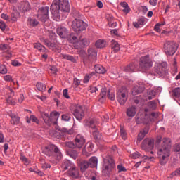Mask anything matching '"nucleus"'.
Listing matches in <instances>:
<instances>
[{"label": "nucleus", "instance_id": "1a4fd4ad", "mask_svg": "<svg viewBox=\"0 0 180 180\" xmlns=\"http://www.w3.org/2000/svg\"><path fill=\"white\" fill-rule=\"evenodd\" d=\"M96 56L97 53L95 49H89L87 58L84 59V64H85V65H91V64H94V63L96 61Z\"/></svg>", "mask_w": 180, "mask_h": 180}, {"label": "nucleus", "instance_id": "774afa93", "mask_svg": "<svg viewBox=\"0 0 180 180\" xmlns=\"http://www.w3.org/2000/svg\"><path fill=\"white\" fill-rule=\"evenodd\" d=\"M49 36L50 39H53L54 40H56V35L55 32H53V31H51L49 32Z\"/></svg>", "mask_w": 180, "mask_h": 180}, {"label": "nucleus", "instance_id": "13d9d810", "mask_svg": "<svg viewBox=\"0 0 180 180\" xmlns=\"http://www.w3.org/2000/svg\"><path fill=\"white\" fill-rule=\"evenodd\" d=\"M148 106L150 108V109L154 110L155 108H157V103H155L154 101H152L148 103Z\"/></svg>", "mask_w": 180, "mask_h": 180}, {"label": "nucleus", "instance_id": "3c124183", "mask_svg": "<svg viewBox=\"0 0 180 180\" xmlns=\"http://www.w3.org/2000/svg\"><path fill=\"white\" fill-rule=\"evenodd\" d=\"M64 145L69 148H75V143H73L72 141L65 142Z\"/></svg>", "mask_w": 180, "mask_h": 180}, {"label": "nucleus", "instance_id": "9b49d317", "mask_svg": "<svg viewBox=\"0 0 180 180\" xmlns=\"http://www.w3.org/2000/svg\"><path fill=\"white\" fill-rule=\"evenodd\" d=\"M37 16L41 22H46L49 19V6L41 7Z\"/></svg>", "mask_w": 180, "mask_h": 180}, {"label": "nucleus", "instance_id": "2eb2a0df", "mask_svg": "<svg viewBox=\"0 0 180 180\" xmlns=\"http://www.w3.org/2000/svg\"><path fill=\"white\" fill-rule=\"evenodd\" d=\"M85 145V138L81 135L78 134L76 136V138L75 139V146L77 148H82Z\"/></svg>", "mask_w": 180, "mask_h": 180}, {"label": "nucleus", "instance_id": "f03ea898", "mask_svg": "<svg viewBox=\"0 0 180 180\" xmlns=\"http://www.w3.org/2000/svg\"><path fill=\"white\" fill-rule=\"evenodd\" d=\"M171 151V139L163 138L162 146L158 150L159 162L161 165H165L168 162Z\"/></svg>", "mask_w": 180, "mask_h": 180}, {"label": "nucleus", "instance_id": "ddd939ff", "mask_svg": "<svg viewBox=\"0 0 180 180\" xmlns=\"http://www.w3.org/2000/svg\"><path fill=\"white\" fill-rule=\"evenodd\" d=\"M73 115L76 117L77 120H82L84 116H85L84 108L81 105H77L73 111Z\"/></svg>", "mask_w": 180, "mask_h": 180}, {"label": "nucleus", "instance_id": "e2e57ef3", "mask_svg": "<svg viewBox=\"0 0 180 180\" xmlns=\"http://www.w3.org/2000/svg\"><path fill=\"white\" fill-rule=\"evenodd\" d=\"M80 84H81V80L78 79L77 78H74L73 85L75 86V88L78 87Z\"/></svg>", "mask_w": 180, "mask_h": 180}, {"label": "nucleus", "instance_id": "b1692460", "mask_svg": "<svg viewBox=\"0 0 180 180\" xmlns=\"http://www.w3.org/2000/svg\"><path fill=\"white\" fill-rule=\"evenodd\" d=\"M60 58H62L63 60H68V61H71L72 63H77V60L74 56H70L68 54H64V53H60L59 55Z\"/></svg>", "mask_w": 180, "mask_h": 180}, {"label": "nucleus", "instance_id": "e433bc0d", "mask_svg": "<svg viewBox=\"0 0 180 180\" xmlns=\"http://www.w3.org/2000/svg\"><path fill=\"white\" fill-rule=\"evenodd\" d=\"M41 41L45 44V46H48L49 49H51V47H54V44L50 42L49 39L45 38H41Z\"/></svg>", "mask_w": 180, "mask_h": 180}, {"label": "nucleus", "instance_id": "a878e982", "mask_svg": "<svg viewBox=\"0 0 180 180\" xmlns=\"http://www.w3.org/2000/svg\"><path fill=\"white\" fill-rule=\"evenodd\" d=\"M136 112L137 110L136 109V107H129L127 110V115L129 117H134V116H136Z\"/></svg>", "mask_w": 180, "mask_h": 180}, {"label": "nucleus", "instance_id": "a18cd8bd", "mask_svg": "<svg viewBox=\"0 0 180 180\" xmlns=\"http://www.w3.org/2000/svg\"><path fill=\"white\" fill-rule=\"evenodd\" d=\"M34 49H37V50H39V51H42V50H44V49H46L43 45H41V44L40 43H35L34 44Z\"/></svg>", "mask_w": 180, "mask_h": 180}, {"label": "nucleus", "instance_id": "5701e85b", "mask_svg": "<svg viewBox=\"0 0 180 180\" xmlns=\"http://www.w3.org/2000/svg\"><path fill=\"white\" fill-rule=\"evenodd\" d=\"M7 102L11 105L16 103V97H15V92L12 91V89H10V94L7 98Z\"/></svg>", "mask_w": 180, "mask_h": 180}, {"label": "nucleus", "instance_id": "2f4dec72", "mask_svg": "<svg viewBox=\"0 0 180 180\" xmlns=\"http://www.w3.org/2000/svg\"><path fill=\"white\" fill-rule=\"evenodd\" d=\"M89 167V162L88 161H82L80 163V169L82 172H85V170Z\"/></svg>", "mask_w": 180, "mask_h": 180}, {"label": "nucleus", "instance_id": "5fc2aeb1", "mask_svg": "<svg viewBox=\"0 0 180 180\" xmlns=\"http://www.w3.org/2000/svg\"><path fill=\"white\" fill-rule=\"evenodd\" d=\"M107 96L108 99H110V101H115V93L108 91Z\"/></svg>", "mask_w": 180, "mask_h": 180}, {"label": "nucleus", "instance_id": "423d86ee", "mask_svg": "<svg viewBox=\"0 0 180 180\" xmlns=\"http://www.w3.org/2000/svg\"><path fill=\"white\" fill-rule=\"evenodd\" d=\"M151 67H153V61L150 59L149 56H142L140 58L139 68L142 72L148 71Z\"/></svg>", "mask_w": 180, "mask_h": 180}, {"label": "nucleus", "instance_id": "4d7b16f0", "mask_svg": "<svg viewBox=\"0 0 180 180\" xmlns=\"http://www.w3.org/2000/svg\"><path fill=\"white\" fill-rule=\"evenodd\" d=\"M20 158L25 165H29V160L25 155H21Z\"/></svg>", "mask_w": 180, "mask_h": 180}, {"label": "nucleus", "instance_id": "69168bd1", "mask_svg": "<svg viewBox=\"0 0 180 180\" xmlns=\"http://www.w3.org/2000/svg\"><path fill=\"white\" fill-rule=\"evenodd\" d=\"M89 91L91 92V94H96V92H98V88L90 86Z\"/></svg>", "mask_w": 180, "mask_h": 180}, {"label": "nucleus", "instance_id": "f704fd0d", "mask_svg": "<svg viewBox=\"0 0 180 180\" xmlns=\"http://www.w3.org/2000/svg\"><path fill=\"white\" fill-rule=\"evenodd\" d=\"M106 46V41L103 39H99L96 42V47L97 49H103Z\"/></svg>", "mask_w": 180, "mask_h": 180}, {"label": "nucleus", "instance_id": "dca6fc26", "mask_svg": "<svg viewBox=\"0 0 180 180\" xmlns=\"http://www.w3.org/2000/svg\"><path fill=\"white\" fill-rule=\"evenodd\" d=\"M57 34L62 39H65V37L68 36V30H67V28L65 27L60 26L57 28Z\"/></svg>", "mask_w": 180, "mask_h": 180}, {"label": "nucleus", "instance_id": "4be33fe9", "mask_svg": "<svg viewBox=\"0 0 180 180\" xmlns=\"http://www.w3.org/2000/svg\"><path fill=\"white\" fill-rule=\"evenodd\" d=\"M68 174L72 178H78L79 173L78 172V169H77L75 166H73L72 169L68 171Z\"/></svg>", "mask_w": 180, "mask_h": 180}, {"label": "nucleus", "instance_id": "4c0bfd02", "mask_svg": "<svg viewBox=\"0 0 180 180\" xmlns=\"http://www.w3.org/2000/svg\"><path fill=\"white\" fill-rule=\"evenodd\" d=\"M156 94H157V90L156 91L150 90L148 92V99H149V101H151V99H154V98H155Z\"/></svg>", "mask_w": 180, "mask_h": 180}, {"label": "nucleus", "instance_id": "49530a36", "mask_svg": "<svg viewBox=\"0 0 180 180\" xmlns=\"http://www.w3.org/2000/svg\"><path fill=\"white\" fill-rule=\"evenodd\" d=\"M28 20L31 26H37V25H39V21L34 18H29Z\"/></svg>", "mask_w": 180, "mask_h": 180}, {"label": "nucleus", "instance_id": "c03bdc74", "mask_svg": "<svg viewBox=\"0 0 180 180\" xmlns=\"http://www.w3.org/2000/svg\"><path fill=\"white\" fill-rule=\"evenodd\" d=\"M61 119L64 122H70V120L71 119V115L70 114H63L61 116Z\"/></svg>", "mask_w": 180, "mask_h": 180}, {"label": "nucleus", "instance_id": "79ce46f5", "mask_svg": "<svg viewBox=\"0 0 180 180\" xmlns=\"http://www.w3.org/2000/svg\"><path fill=\"white\" fill-rule=\"evenodd\" d=\"M172 95H174L176 98H180V87L173 89Z\"/></svg>", "mask_w": 180, "mask_h": 180}, {"label": "nucleus", "instance_id": "0e129e2a", "mask_svg": "<svg viewBox=\"0 0 180 180\" xmlns=\"http://www.w3.org/2000/svg\"><path fill=\"white\" fill-rule=\"evenodd\" d=\"M0 29L4 32L5 29H6V24H5V22L0 20Z\"/></svg>", "mask_w": 180, "mask_h": 180}, {"label": "nucleus", "instance_id": "864d4df0", "mask_svg": "<svg viewBox=\"0 0 180 180\" xmlns=\"http://www.w3.org/2000/svg\"><path fill=\"white\" fill-rule=\"evenodd\" d=\"M164 25H165V22L156 24L154 27L155 32H158V33H160V32H161V30L160 29V26H164Z\"/></svg>", "mask_w": 180, "mask_h": 180}, {"label": "nucleus", "instance_id": "37998d69", "mask_svg": "<svg viewBox=\"0 0 180 180\" xmlns=\"http://www.w3.org/2000/svg\"><path fill=\"white\" fill-rule=\"evenodd\" d=\"M100 96H101V98H100V102H102L103 99H105L106 98V89L103 88L101 89V91L100 93Z\"/></svg>", "mask_w": 180, "mask_h": 180}, {"label": "nucleus", "instance_id": "ea45409f", "mask_svg": "<svg viewBox=\"0 0 180 180\" xmlns=\"http://www.w3.org/2000/svg\"><path fill=\"white\" fill-rule=\"evenodd\" d=\"M68 155H70L71 158H73V160H77V158H78V152L75 150H72L68 152Z\"/></svg>", "mask_w": 180, "mask_h": 180}, {"label": "nucleus", "instance_id": "de8ad7c7", "mask_svg": "<svg viewBox=\"0 0 180 180\" xmlns=\"http://www.w3.org/2000/svg\"><path fill=\"white\" fill-rule=\"evenodd\" d=\"M88 146V147H87ZM86 147H87V151L89 153H92L94 151V144L91 143H87L84 148V150H86Z\"/></svg>", "mask_w": 180, "mask_h": 180}, {"label": "nucleus", "instance_id": "0eeeda50", "mask_svg": "<svg viewBox=\"0 0 180 180\" xmlns=\"http://www.w3.org/2000/svg\"><path fill=\"white\" fill-rule=\"evenodd\" d=\"M129 98V90L126 87H122L117 92V100L120 105H124Z\"/></svg>", "mask_w": 180, "mask_h": 180}, {"label": "nucleus", "instance_id": "39448f33", "mask_svg": "<svg viewBox=\"0 0 180 180\" xmlns=\"http://www.w3.org/2000/svg\"><path fill=\"white\" fill-rule=\"evenodd\" d=\"M72 27L75 33L79 34V33L86 30V27H88V24H86V22H84L82 20L75 18L72 21Z\"/></svg>", "mask_w": 180, "mask_h": 180}, {"label": "nucleus", "instance_id": "c85d7f7f", "mask_svg": "<svg viewBox=\"0 0 180 180\" xmlns=\"http://www.w3.org/2000/svg\"><path fill=\"white\" fill-rule=\"evenodd\" d=\"M111 49L114 53H117L119 50H120V46L119 45V43L117 41L112 40L111 41Z\"/></svg>", "mask_w": 180, "mask_h": 180}, {"label": "nucleus", "instance_id": "6e6552de", "mask_svg": "<svg viewBox=\"0 0 180 180\" xmlns=\"http://www.w3.org/2000/svg\"><path fill=\"white\" fill-rule=\"evenodd\" d=\"M178 46L174 41H168L165 44L164 50L167 56H174L176 53Z\"/></svg>", "mask_w": 180, "mask_h": 180}, {"label": "nucleus", "instance_id": "aec40b11", "mask_svg": "<svg viewBox=\"0 0 180 180\" xmlns=\"http://www.w3.org/2000/svg\"><path fill=\"white\" fill-rule=\"evenodd\" d=\"M144 89H146V87L143 84H139L137 86H135L132 89V95H139V94H141V92H143Z\"/></svg>", "mask_w": 180, "mask_h": 180}, {"label": "nucleus", "instance_id": "412c9836", "mask_svg": "<svg viewBox=\"0 0 180 180\" xmlns=\"http://www.w3.org/2000/svg\"><path fill=\"white\" fill-rule=\"evenodd\" d=\"M85 46H89V39L86 38H79V44L76 45V49H79L81 47H85Z\"/></svg>", "mask_w": 180, "mask_h": 180}, {"label": "nucleus", "instance_id": "f257e3e1", "mask_svg": "<svg viewBox=\"0 0 180 180\" xmlns=\"http://www.w3.org/2000/svg\"><path fill=\"white\" fill-rule=\"evenodd\" d=\"M70 11H71V8L68 0H53L51 6V11L53 19L57 22L64 20Z\"/></svg>", "mask_w": 180, "mask_h": 180}, {"label": "nucleus", "instance_id": "052dcab7", "mask_svg": "<svg viewBox=\"0 0 180 180\" xmlns=\"http://www.w3.org/2000/svg\"><path fill=\"white\" fill-rule=\"evenodd\" d=\"M131 155V158H134V160H136V158H140V157H141V154H140V153L139 152H135L132 153Z\"/></svg>", "mask_w": 180, "mask_h": 180}, {"label": "nucleus", "instance_id": "473e14b6", "mask_svg": "<svg viewBox=\"0 0 180 180\" xmlns=\"http://www.w3.org/2000/svg\"><path fill=\"white\" fill-rule=\"evenodd\" d=\"M95 75V72H91L89 74H86L83 79L84 84H88L89 82V79Z\"/></svg>", "mask_w": 180, "mask_h": 180}, {"label": "nucleus", "instance_id": "a19ab883", "mask_svg": "<svg viewBox=\"0 0 180 180\" xmlns=\"http://www.w3.org/2000/svg\"><path fill=\"white\" fill-rule=\"evenodd\" d=\"M93 136L95 140L99 141L102 139V135L98 131V129L93 131Z\"/></svg>", "mask_w": 180, "mask_h": 180}, {"label": "nucleus", "instance_id": "c756f323", "mask_svg": "<svg viewBox=\"0 0 180 180\" xmlns=\"http://www.w3.org/2000/svg\"><path fill=\"white\" fill-rule=\"evenodd\" d=\"M79 38H81V37H78L74 34H71L70 37V40L71 43H73V44H75V48H76V46H78L79 43Z\"/></svg>", "mask_w": 180, "mask_h": 180}, {"label": "nucleus", "instance_id": "f3484780", "mask_svg": "<svg viewBox=\"0 0 180 180\" xmlns=\"http://www.w3.org/2000/svg\"><path fill=\"white\" fill-rule=\"evenodd\" d=\"M75 166V165H74V163H72L69 160H65L62 163L61 168L63 171H67V169L70 171V169H71L72 168H74Z\"/></svg>", "mask_w": 180, "mask_h": 180}, {"label": "nucleus", "instance_id": "7c9ffc66", "mask_svg": "<svg viewBox=\"0 0 180 180\" xmlns=\"http://www.w3.org/2000/svg\"><path fill=\"white\" fill-rule=\"evenodd\" d=\"M89 165L91 168H95L98 165V158L91 157L89 160Z\"/></svg>", "mask_w": 180, "mask_h": 180}, {"label": "nucleus", "instance_id": "f8f14e48", "mask_svg": "<svg viewBox=\"0 0 180 180\" xmlns=\"http://www.w3.org/2000/svg\"><path fill=\"white\" fill-rule=\"evenodd\" d=\"M141 148L144 151H150L154 148V139H145L141 143Z\"/></svg>", "mask_w": 180, "mask_h": 180}, {"label": "nucleus", "instance_id": "8fccbe9b", "mask_svg": "<svg viewBox=\"0 0 180 180\" xmlns=\"http://www.w3.org/2000/svg\"><path fill=\"white\" fill-rule=\"evenodd\" d=\"M22 11L24 12H27V11H30V4H29V2L27 1H25L24 3V6H23V8H22Z\"/></svg>", "mask_w": 180, "mask_h": 180}, {"label": "nucleus", "instance_id": "72a5a7b5", "mask_svg": "<svg viewBox=\"0 0 180 180\" xmlns=\"http://www.w3.org/2000/svg\"><path fill=\"white\" fill-rule=\"evenodd\" d=\"M108 26L110 27H116L117 26V22H116V20H115L113 17H110L109 18H108Z\"/></svg>", "mask_w": 180, "mask_h": 180}, {"label": "nucleus", "instance_id": "bf43d9fd", "mask_svg": "<svg viewBox=\"0 0 180 180\" xmlns=\"http://www.w3.org/2000/svg\"><path fill=\"white\" fill-rule=\"evenodd\" d=\"M4 81H11V82H13V85H15V82H13V79H12V77L9 75H7L6 76H4Z\"/></svg>", "mask_w": 180, "mask_h": 180}, {"label": "nucleus", "instance_id": "cd10ccee", "mask_svg": "<svg viewBox=\"0 0 180 180\" xmlns=\"http://www.w3.org/2000/svg\"><path fill=\"white\" fill-rule=\"evenodd\" d=\"M11 119V124H19V122L20 120V118H19V116L15 115L14 114L11 113L10 114Z\"/></svg>", "mask_w": 180, "mask_h": 180}, {"label": "nucleus", "instance_id": "6ab92c4d", "mask_svg": "<svg viewBox=\"0 0 180 180\" xmlns=\"http://www.w3.org/2000/svg\"><path fill=\"white\" fill-rule=\"evenodd\" d=\"M41 116L43 120L44 121V123H46V124H48V126L51 124V123H53V124H57V122H53L51 120V115L49 116V114L43 112Z\"/></svg>", "mask_w": 180, "mask_h": 180}, {"label": "nucleus", "instance_id": "603ef678", "mask_svg": "<svg viewBox=\"0 0 180 180\" xmlns=\"http://www.w3.org/2000/svg\"><path fill=\"white\" fill-rule=\"evenodd\" d=\"M7 72L6 66L4 65H0V74H6Z\"/></svg>", "mask_w": 180, "mask_h": 180}, {"label": "nucleus", "instance_id": "58836bf2", "mask_svg": "<svg viewBox=\"0 0 180 180\" xmlns=\"http://www.w3.org/2000/svg\"><path fill=\"white\" fill-rule=\"evenodd\" d=\"M37 89H38V91H40L41 92H44V91H46V84L41 82H38L37 84Z\"/></svg>", "mask_w": 180, "mask_h": 180}, {"label": "nucleus", "instance_id": "a211bd4d", "mask_svg": "<svg viewBox=\"0 0 180 180\" xmlns=\"http://www.w3.org/2000/svg\"><path fill=\"white\" fill-rule=\"evenodd\" d=\"M84 126H87L88 127H91L93 129V131L97 130L98 122L96 120H91L90 121L86 120L84 122Z\"/></svg>", "mask_w": 180, "mask_h": 180}, {"label": "nucleus", "instance_id": "393cba45", "mask_svg": "<svg viewBox=\"0 0 180 180\" xmlns=\"http://www.w3.org/2000/svg\"><path fill=\"white\" fill-rule=\"evenodd\" d=\"M148 133V128H144L143 129L141 130L140 133L138 134L137 141H141L144 137H146V134Z\"/></svg>", "mask_w": 180, "mask_h": 180}, {"label": "nucleus", "instance_id": "bb28decb", "mask_svg": "<svg viewBox=\"0 0 180 180\" xmlns=\"http://www.w3.org/2000/svg\"><path fill=\"white\" fill-rule=\"evenodd\" d=\"M94 69L97 74H105V72H106V69H105V68L101 65H95Z\"/></svg>", "mask_w": 180, "mask_h": 180}, {"label": "nucleus", "instance_id": "338daca9", "mask_svg": "<svg viewBox=\"0 0 180 180\" xmlns=\"http://www.w3.org/2000/svg\"><path fill=\"white\" fill-rule=\"evenodd\" d=\"M63 96L66 98V99H70V96L68 95V89H64L63 91Z\"/></svg>", "mask_w": 180, "mask_h": 180}, {"label": "nucleus", "instance_id": "20e7f679", "mask_svg": "<svg viewBox=\"0 0 180 180\" xmlns=\"http://www.w3.org/2000/svg\"><path fill=\"white\" fill-rule=\"evenodd\" d=\"M42 153L48 157H53V155H54V158L58 161H60V160L63 158V154L60 151V149H58V148L54 144H50L48 146H46L43 149Z\"/></svg>", "mask_w": 180, "mask_h": 180}, {"label": "nucleus", "instance_id": "6e6d98bb", "mask_svg": "<svg viewBox=\"0 0 180 180\" xmlns=\"http://www.w3.org/2000/svg\"><path fill=\"white\" fill-rule=\"evenodd\" d=\"M117 169H118V172H126V167L123 165H118Z\"/></svg>", "mask_w": 180, "mask_h": 180}, {"label": "nucleus", "instance_id": "7ed1b4c3", "mask_svg": "<svg viewBox=\"0 0 180 180\" xmlns=\"http://www.w3.org/2000/svg\"><path fill=\"white\" fill-rule=\"evenodd\" d=\"M115 168H116V165L115 164L113 157L110 155H105L103 157V175L104 176H109Z\"/></svg>", "mask_w": 180, "mask_h": 180}, {"label": "nucleus", "instance_id": "680f3d73", "mask_svg": "<svg viewBox=\"0 0 180 180\" xmlns=\"http://www.w3.org/2000/svg\"><path fill=\"white\" fill-rule=\"evenodd\" d=\"M30 120H32L34 123H37V124H39V123H40V121L39 120V119H37V117H36V116L33 115H30Z\"/></svg>", "mask_w": 180, "mask_h": 180}, {"label": "nucleus", "instance_id": "c9c22d12", "mask_svg": "<svg viewBox=\"0 0 180 180\" xmlns=\"http://www.w3.org/2000/svg\"><path fill=\"white\" fill-rule=\"evenodd\" d=\"M124 71H126V72H134V71H136V65L131 64L127 65L125 68Z\"/></svg>", "mask_w": 180, "mask_h": 180}, {"label": "nucleus", "instance_id": "9d476101", "mask_svg": "<svg viewBox=\"0 0 180 180\" xmlns=\"http://www.w3.org/2000/svg\"><path fill=\"white\" fill-rule=\"evenodd\" d=\"M155 71L159 77H164L168 74V69H167V63L163 62L162 63L157 64L155 67Z\"/></svg>", "mask_w": 180, "mask_h": 180}, {"label": "nucleus", "instance_id": "4468645a", "mask_svg": "<svg viewBox=\"0 0 180 180\" xmlns=\"http://www.w3.org/2000/svg\"><path fill=\"white\" fill-rule=\"evenodd\" d=\"M149 122H150V115L147 114H138L136 115L137 124H141V123H143V124H148Z\"/></svg>", "mask_w": 180, "mask_h": 180}, {"label": "nucleus", "instance_id": "09e8293b", "mask_svg": "<svg viewBox=\"0 0 180 180\" xmlns=\"http://www.w3.org/2000/svg\"><path fill=\"white\" fill-rule=\"evenodd\" d=\"M120 134H121V137H122V139H123V140H126V139H127V133L126 132V130L124 129L121 128Z\"/></svg>", "mask_w": 180, "mask_h": 180}]
</instances>
